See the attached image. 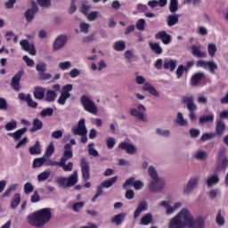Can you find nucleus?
Returning <instances> with one entry per match:
<instances>
[{
    "label": "nucleus",
    "instance_id": "obj_44",
    "mask_svg": "<svg viewBox=\"0 0 228 228\" xmlns=\"http://www.w3.org/2000/svg\"><path fill=\"white\" fill-rule=\"evenodd\" d=\"M50 176L51 171H44L37 175V181L39 183H43V181H47V179H49Z\"/></svg>",
    "mask_w": 228,
    "mask_h": 228
},
{
    "label": "nucleus",
    "instance_id": "obj_20",
    "mask_svg": "<svg viewBox=\"0 0 228 228\" xmlns=\"http://www.w3.org/2000/svg\"><path fill=\"white\" fill-rule=\"evenodd\" d=\"M21 77H22V71H20L12 79V86L16 92H19V90H20Z\"/></svg>",
    "mask_w": 228,
    "mask_h": 228
},
{
    "label": "nucleus",
    "instance_id": "obj_59",
    "mask_svg": "<svg viewBox=\"0 0 228 228\" xmlns=\"http://www.w3.org/2000/svg\"><path fill=\"white\" fill-rule=\"evenodd\" d=\"M194 158L200 160L206 159V158H208V153L206 151H199L195 153Z\"/></svg>",
    "mask_w": 228,
    "mask_h": 228
},
{
    "label": "nucleus",
    "instance_id": "obj_58",
    "mask_svg": "<svg viewBox=\"0 0 228 228\" xmlns=\"http://www.w3.org/2000/svg\"><path fill=\"white\" fill-rule=\"evenodd\" d=\"M156 133L157 134H159V136H164L166 138H167V136H170V130L157 128Z\"/></svg>",
    "mask_w": 228,
    "mask_h": 228
},
{
    "label": "nucleus",
    "instance_id": "obj_27",
    "mask_svg": "<svg viewBox=\"0 0 228 228\" xmlns=\"http://www.w3.org/2000/svg\"><path fill=\"white\" fill-rule=\"evenodd\" d=\"M47 162V159L45 157L37 158L33 160L32 167L33 168H40V167H44Z\"/></svg>",
    "mask_w": 228,
    "mask_h": 228
},
{
    "label": "nucleus",
    "instance_id": "obj_36",
    "mask_svg": "<svg viewBox=\"0 0 228 228\" xmlns=\"http://www.w3.org/2000/svg\"><path fill=\"white\" fill-rule=\"evenodd\" d=\"M216 51H218V48L216 47V45H215V43H210L208 45V56H210L211 58L215 57V55L216 54Z\"/></svg>",
    "mask_w": 228,
    "mask_h": 228
},
{
    "label": "nucleus",
    "instance_id": "obj_45",
    "mask_svg": "<svg viewBox=\"0 0 228 228\" xmlns=\"http://www.w3.org/2000/svg\"><path fill=\"white\" fill-rule=\"evenodd\" d=\"M19 204H20V194L16 193V194H14L12 200L11 202V208L12 209H15V208H17V206H19Z\"/></svg>",
    "mask_w": 228,
    "mask_h": 228
},
{
    "label": "nucleus",
    "instance_id": "obj_39",
    "mask_svg": "<svg viewBox=\"0 0 228 228\" xmlns=\"http://www.w3.org/2000/svg\"><path fill=\"white\" fill-rule=\"evenodd\" d=\"M73 88L74 87H73L72 84L65 85L61 87V94H62L63 95H68L69 97H70V93L72 92Z\"/></svg>",
    "mask_w": 228,
    "mask_h": 228
},
{
    "label": "nucleus",
    "instance_id": "obj_23",
    "mask_svg": "<svg viewBox=\"0 0 228 228\" xmlns=\"http://www.w3.org/2000/svg\"><path fill=\"white\" fill-rule=\"evenodd\" d=\"M206 183L208 188H211V186H216V184L220 183V176H218V175H212L207 178Z\"/></svg>",
    "mask_w": 228,
    "mask_h": 228
},
{
    "label": "nucleus",
    "instance_id": "obj_17",
    "mask_svg": "<svg viewBox=\"0 0 228 228\" xmlns=\"http://www.w3.org/2000/svg\"><path fill=\"white\" fill-rule=\"evenodd\" d=\"M182 102L186 104L190 112L197 111V104L193 102V96H183Z\"/></svg>",
    "mask_w": 228,
    "mask_h": 228
},
{
    "label": "nucleus",
    "instance_id": "obj_2",
    "mask_svg": "<svg viewBox=\"0 0 228 228\" xmlns=\"http://www.w3.org/2000/svg\"><path fill=\"white\" fill-rule=\"evenodd\" d=\"M52 217L51 208H42L28 215L27 220L29 225L33 227H44L45 224L51 222Z\"/></svg>",
    "mask_w": 228,
    "mask_h": 228
},
{
    "label": "nucleus",
    "instance_id": "obj_40",
    "mask_svg": "<svg viewBox=\"0 0 228 228\" xmlns=\"http://www.w3.org/2000/svg\"><path fill=\"white\" fill-rule=\"evenodd\" d=\"M59 167H61L64 172H72V168H74V163L69 162L68 164H65V162L60 161Z\"/></svg>",
    "mask_w": 228,
    "mask_h": 228
},
{
    "label": "nucleus",
    "instance_id": "obj_29",
    "mask_svg": "<svg viewBox=\"0 0 228 228\" xmlns=\"http://www.w3.org/2000/svg\"><path fill=\"white\" fill-rule=\"evenodd\" d=\"M37 12H38V7H34L32 9H28L26 12H25V17L28 20V22H31V20H33L35 14L37 13Z\"/></svg>",
    "mask_w": 228,
    "mask_h": 228
},
{
    "label": "nucleus",
    "instance_id": "obj_21",
    "mask_svg": "<svg viewBox=\"0 0 228 228\" xmlns=\"http://www.w3.org/2000/svg\"><path fill=\"white\" fill-rule=\"evenodd\" d=\"M163 67L167 70H171V72H174V70H175V67H177V60L166 59L164 61Z\"/></svg>",
    "mask_w": 228,
    "mask_h": 228
},
{
    "label": "nucleus",
    "instance_id": "obj_7",
    "mask_svg": "<svg viewBox=\"0 0 228 228\" xmlns=\"http://www.w3.org/2000/svg\"><path fill=\"white\" fill-rule=\"evenodd\" d=\"M147 111V109L143 104L137 105V109H131L130 113L133 117H135L138 120H141L142 122H149V118L145 115V112Z\"/></svg>",
    "mask_w": 228,
    "mask_h": 228
},
{
    "label": "nucleus",
    "instance_id": "obj_54",
    "mask_svg": "<svg viewBox=\"0 0 228 228\" xmlns=\"http://www.w3.org/2000/svg\"><path fill=\"white\" fill-rule=\"evenodd\" d=\"M135 28L138 31H143V29H145V20L139 19L135 23Z\"/></svg>",
    "mask_w": 228,
    "mask_h": 228
},
{
    "label": "nucleus",
    "instance_id": "obj_35",
    "mask_svg": "<svg viewBox=\"0 0 228 228\" xmlns=\"http://www.w3.org/2000/svg\"><path fill=\"white\" fill-rule=\"evenodd\" d=\"M118 177L113 176L112 178H110L109 180H106L103 183H102L101 186L102 188H111V186H113V184H115V183L118 181Z\"/></svg>",
    "mask_w": 228,
    "mask_h": 228
},
{
    "label": "nucleus",
    "instance_id": "obj_37",
    "mask_svg": "<svg viewBox=\"0 0 228 228\" xmlns=\"http://www.w3.org/2000/svg\"><path fill=\"white\" fill-rule=\"evenodd\" d=\"M124 218H126V213H120V214L116 215L111 219V222H113L117 225H120L122 224V222L124 221Z\"/></svg>",
    "mask_w": 228,
    "mask_h": 228
},
{
    "label": "nucleus",
    "instance_id": "obj_26",
    "mask_svg": "<svg viewBox=\"0 0 228 228\" xmlns=\"http://www.w3.org/2000/svg\"><path fill=\"white\" fill-rule=\"evenodd\" d=\"M28 151H29V154H31V156H37L38 154H42V149H40V142L37 141L35 145L28 149Z\"/></svg>",
    "mask_w": 228,
    "mask_h": 228
},
{
    "label": "nucleus",
    "instance_id": "obj_5",
    "mask_svg": "<svg viewBox=\"0 0 228 228\" xmlns=\"http://www.w3.org/2000/svg\"><path fill=\"white\" fill-rule=\"evenodd\" d=\"M135 83L136 85H143L142 90L143 92H148L150 95L153 97H159V92L151 84L150 82H145V78L143 76L137 75L135 77Z\"/></svg>",
    "mask_w": 228,
    "mask_h": 228
},
{
    "label": "nucleus",
    "instance_id": "obj_13",
    "mask_svg": "<svg viewBox=\"0 0 228 228\" xmlns=\"http://www.w3.org/2000/svg\"><path fill=\"white\" fill-rule=\"evenodd\" d=\"M67 44V36L60 35L58 36L53 45V51H60V49H63L65 45Z\"/></svg>",
    "mask_w": 228,
    "mask_h": 228
},
{
    "label": "nucleus",
    "instance_id": "obj_47",
    "mask_svg": "<svg viewBox=\"0 0 228 228\" xmlns=\"http://www.w3.org/2000/svg\"><path fill=\"white\" fill-rule=\"evenodd\" d=\"M225 131V124L222 121H218L216 127V134H224Z\"/></svg>",
    "mask_w": 228,
    "mask_h": 228
},
{
    "label": "nucleus",
    "instance_id": "obj_50",
    "mask_svg": "<svg viewBox=\"0 0 228 228\" xmlns=\"http://www.w3.org/2000/svg\"><path fill=\"white\" fill-rule=\"evenodd\" d=\"M216 222L217 225H224L225 224V219L224 218V214L222 213V210H218Z\"/></svg>",
    "mask_w": 228,
    "mask_h": 228
},
{
    "label": "nucleus",
    "instance_id": "obj_16",
    "mask_svg": "<svg viewBox=\"0 0 228 228\" xmlns=\"http://www.w3.org/2000/svg\"><path fill=\"white\" fill-rule=\"evenodd\" d=\"M155 38L161 40L164 45H168L172 42V36L167 33L165 30H161L155 35Z\"/></svg>",
    "mask_w": 228,
    "mask_h": 228
},
{
    "label": "nucleus",
    "instance_id": "obj_51",
    "mask_svg": "<svg viewBox=\"0 0 228 228\" xmlns=\"http://www.w3.org/2000/svg\"><path fill=\"white\" fill-rule=\"evenodd\" d=\"M70 67H72V62L69 61L59 62V69H61V70H69Z\"/></svg>",
    "mask_w": 228,
    "mask_h": 228
},
{
    "label": "nucleus",
    "instance_id": "obj_18",
    "mask_svg": "<svg viewBox=\"0 0 228 228\" xmlns=\"http://www.w3.org/2000/svg\"><path fill=\"white\" fill-rule=\"evenodd\" d=\"M72 158V145L71 144H66L64 146V152L60 161H62V163H67L69 159H71Z\"/></svg>",
    "mask_w": 228,
    "mask_h": 228
},
{
    "label": "nucleus",
    "instance_id": "obj_62",
    "mask_svg": "<svg viewBox=\"0 0 228 228\" xmlns=\"http://www.w3.org/2000/svg\"><path fill=\"white\" fill-rule=\"evenodd\" d=\"M106 143H107L108 149H113V147H115V143H117V142L115 141V138H113V137H107Z\"/></svg>",
    "mask_w": 228,
    "mask_h": 228
},
{
    "label": "nucleus",
    "instance_id": "obj_53",
    "mask_svg": "<svg viewBox=\"0 0 228 228\" xmlns=\"http://www.w3.org/2000/svg\"><path fill=\"white\" fill-rule=\"evenodd\" d=\"M23 190L26 195H28L29 193H33V190H35V187L31 183H26L23 186Z\"/></svg>",
    "mask_w": 228,
    "mask_h": 228
},
{
    "label": "nucleus",
    "instance_id": "obj_19",
    "mask_svg": "<svg viewBox=\"0 0 228 228\" xmlns=\"http://www.w3.org/2000/svg\"><path fill=\"white\" fill-rule=\"evenodd\" d=\"M81 171L84 181H88L90 179V167L85 159L81 160Z\"/></svg>",
    "mask_w": 228,
    "mask_h": 228
},
{
    "label": "nucleus",
    "instance_id": "obj_14",
    "mask_svg": "<svg viewBox=\"0 0 228 228\" xmlns=\"http://www.w3.org/2000/svg\"><path fill=\"white\" fill-rule=\"evenodd\" d=\"M191 51L194 58H206V56H208V53H206V52L203 51L202 46H200V45H192L191 46Z\"/></svg>",
    "mask_w": 228,
    "mask_h": 228
},
{
    "label": "nucleus",
    "instance_id": "obj_9",
    "mask_svg": "<svg viewBox=\"0 0 228 228\" xmlns=\"http://www.w3.org/2000/svg\"><path fill=\"white\" fill-rule=\"evenodd\" d=\"M118 149H121V151H126V154L131 155H134L136 152H138V148H136L133 142H129L127 141L121 142L118 144Z\"/></svg>",
    "mask_w": 228,
    "mask_h": 228
},
{
    "label": "nucleus",
    "instance_id": "obj_64",
    "mask_svg": "<svg viewBox=\"0 0 228 228\" xmlns=\"http://www.w3.org/2000/svg\"><path fill=\"white\" fill-rule=\"evenodd\" d=\"M88 29H90V24L86 22L80 23V31H82V33H88Z\"/></svg>",
    "mask_w": 228,
    "mask_h": 228
},
{
    "label": "nucleus",
    "instance_id": "obj_41",
    "mask_svg": "<svg viewBox=\"0 0 228 228\" xmlns=\"http://www.w3.org/2000/svg\"><path fill=\"white\" fill-rule=\"evenodd\" d=\"M53 154H54V143L50 142L48 147L46 148L44 157L47 159V158H51Z\"/></svg>",
    "mask_w": 228,
    "mask_h": 228
},
{
    "label": "nucleus",
    "instance_id": "obj_46",
    "mask_svg": "<svg viewBox=\"0 0 228 228\" xmlns=\"http://www.w3.org/2000/svg\"><path fill=\"white\" fill-rule=\"evenodd\" d=\"M113 49L115 51H124L126 49V42L124 41H117L113 44Z\"/></svg>",
    "mask_w": 228,
    "mask_h": 228
},
{
    "label": "nucleus",
    "instance_id": "obj_52",
    "mask_svg": "<svg viewBox=\"0 0 228 228\" xmlns=\"http://www.w3.org/2000/svg\"><path fill=\"white\" fill-rule=\"evenodd\" d=\"M178 4H179V3L177 2V0H170L169 11L171 12V13H175V12H177Z\"/></svg>",
    "mask_w": 228,
    "mask_h": 228
},
{
    "label": "nucleus",
    "instance_id": "obj_25",
    "mask_svg": "<svg viewBox=\"0 0 228 228\" xmlns=\"http://www.w3.org/2000/svg\"><path fill=\"white\" fill-rule=\"evenodd\" d=\"M27 131H28V128L23 127L21 129H18L13 133H9L8 136H12V138H13V140L17 142V140L20 139L22 137V134H24Z\"/></svg>",
    "mask_w": 228,
    "mask_h": 228
},
{
    "label": "nucleus",
    "instance_id": "obj_28",
    "mask_svg": "<svg viewBox=\"0 0 228 228\" xmlns=\"http://www.w3.org/2000/svg\"><path fill=\"white\" fill-rule=\"evenodd\" d=\"M175 122L182 127H186V126H188V119L184 118V116H183V113L181 112H177Z\"/></svg>",
    "mask_w": 228,
    "mask_h": 228
},
{
    "label": "nucleus",
    "instance_id": "obj_34",
    "mask_svg": "<svg viewBox=\"0 0 228 228\" xmlns=\"http://www.w3.org/2000/svg\"><path fill=\"white\" fill-rule=\"evenodd\" d=\"M56 97H58L56 92L49 89L46 92L45 101H47V102H54V101H56Z\"/></svg>",
    "mask_w": 228,
    "mask_h": 228
},
{
    "label": "nucleus",
    "instance_id": "obj_32",
    "mask_svg": "<svg viewBox=\"0 0 228 228\" xmlns=\"http://www.w3.org/2000/svg\"><path fill=\"white\" fill-rule=\"evenodd\" d=\"M45 96V89L42 87H36L34 90V97L42 100Z\"/></svg>",
    "mask_w": 228,
    "mask_h": 228
},
{
    "label": "nucleus",
    "instance_id": "obj_6",
    "mask_svg": "<svg viewBox=\"0 0 228 228\" xmlns=\"http://www.w3.org/2000/svg\"><path fill=\"white\" fill-rule=\"evenodd\" d=\"M77 171H74L73 174L67 177H59L57 178V183L61 188H70V186H74L77 184Z\"/></svg>",
    "mask_w": 228,
    "mask_h": 228
},
{
    "label": "nucleus",
    "instance_id": "obj_42",
    "mask_svg": "<svg viewBox=\"0 0 228 228\" xmlns=\"http://www.w3.org/2000/svg\"><path fill=\"white\" fill-rule=\"evenodd\" d=\"M87 20H89V22H94V20H95V19H97V17H101V12H97V11H93L91 12H88L86 15Z\"/></svg>",
    "mask_w": 228,
    "mask_h": 228
},
{
    "label": "nucleus",
    "instance_id": "obj_12",
    "mask_svg": "<svg viewBox=\"0 0 228 228\" xmlns=\"http://www.w3.org/2000/svg\"><path fill=\"white\" fill-rule=\"evenodd\" d=\"M72 133L73 134H78L79 136H84V134L88 133V130H86V126H85V118L80 119L77 126L72 127Z\"/></svg>",
    "mask_w": 228,
    "mask_h": 228
},
{
    "label": "nucleus",
    "instance_id": "obj_8",
    "mask_svg": "<svg viewBox=\"0 0 228 228\" xmlns=\"http://www.w3.org/2000/svg\"><path fill=\"white\" fill-rule=\"evenodd\" d=\"M196 66L197 67H201L202 69H209V71L212 74H215V70H216V69H218V65L216 64V62L213 61H204V60H200L196 62Z\"/></svg>",
    "mask_w": 228,
    "mask_h": 228
},
{
    "label": "nucleus",
    "instance_id": "obj_10",
    "mask_svg": "<svg viewBox=\"0 0 228 228\" xmlns=\"http://www.w3.org/2000/svg\"><path fill=\"white\" fill-rule=\"evenodd\" d=\"M199 185V177L194 176L189 179L187 184L183 187L184 195H190L191 191Z\"/></svg>",
    "mask_w": 228,
    "mask_h": 228
},
{
    "label": "nucleus",
    "instance_id": "obj_24",
    "mask_svg": "<svg viewBox=\"0 0 228 228\" xmlns=\"http://www.w3.org/2000/svg\"><path fill=\"white\" fill-rule=\"evenodd\" d=\"M204 79V72H198L191 77V86H197L200 81Z\"/></svg>",
    "mask_w": 228,
    "mask_h": 228
},
{
    "label": "nucleus",
    "instance_id": "obj_15",
    "mask_svg": "<svg viewBox=\"0 0 228 228\" xmlns=\"http://www.w3.org/2000/svg\"><path fill=\"white\" fill-rule=\"evenodd\" d=\"M20 45H21L23 51H26L27 53H28V54H31V56H35L37 54L35 45L33 44H29V41L26 39L21 40L20 41Z\"/></svg>",
    "mask_w": 228,
    "mask_h": 228
},
{
    "label": "nucleus",
    "instance_id": "obj_22",
    "mask_svg": "<svg viewBox=\"0 0 228 228\" xmlns=\"http://www.w3.org/2000/svg\"><path fill=\"white\" fill-rule=\"evenodd\" d=\"M147 201H142L141 203H139V205L137 206L134 213V218L136 219L138 218V216H140V215H142V211H147Z\"/></svg>",
    "mask_w": 228,
    "mask_h": 228
},
{
    "label": "nucleus",
    "instance_id": "obj_55",
    "mask_svg": "<svg viewBox=\"0 0 228 228\" xmlns=\"http://www.w3.org/2000/svg\"><path fill=\"white\" fill-rule=\"evenodd\" d=\"M215 119V116L213 114H209L208 116H203L200 118V124H204L206 122H213Z\"/></svg>",
    "mask_w": 228,
    "mask_h": 228
},
{
    "label": "nucleus",
    "instance_id": "obj_48",
    "mask_svg": "<svg viewBox=\"0 0 228 228\" xmlns=\"http://www.w3.org/2000/svg\"><path fill=\"white\" fill-rule=\"evenodd\" d=\"M151 222H152V215L151 214H146L141 219L142 225H149Z\"/></svg>",
    "mask_w": 228,
    "mask_h": 228
},
{
    "label": "nucleus",
    "instance_id": "obj_4",
    "mask_svg": "<svg viewBox=\"0 0 228 228\" xmlns=\"http://www.w3.org/2000/svg\"><path fill=\"white\" fill-rule=\"evenodd\" d=\"M80 103L83 106L85 111H87V113H91L92 115H97L99 113V108H97V104H95V102L93 101L92 98L88 95H82L80 97Z\"/></svg>",
    "mask_w": 228,
    "mask_h": 228
},
{
    "label": "nucleus",
    "instance_id": "obj_60",
    "mask_svg": "<svg viewBox=\"0 0 228 228\" xmlns=\"http://www.w3.org/2000/svg\"><path fill=\"white\" fill-rule=\"evenodd\" d=\"M26 102H27L28 106H29V108H37L38 106V103H37L31 98V94H28Z\"/></svg>",
    "mask_w": 228,
    "mask_h": 228
},
{
    "label": "nucleus",
    "instance_id": "obj_11",
    "mask_svg": "<svg viewBox=\"0 0 228 228\" xmlns=\"http://www.w3.org/2000/svg\"><path fill=\"white\" fill-rule=\"evenodd\" d=\"M159 206H162V208H165L166 209V214L167 215H172L173 213H175L183 206V203L181 202H176L175 205L172 207L170 206V203H168L166 200H163L159 204Z\"/></svg>",
    "mask_w": 228,
    "mask_h": 228
},
{
    "label": "nucleus",
    "instance_id": "obj_61",
    "mask_svg": "<svg viewBox=\"0 0 228 228\" xmlns=\"http://www.w3.org/2000/svg\"><path fill=\"white\" fill-rule=\"evenodd\" d=\"M184 70H186V69L184 68L183 65L178 66L175 71L177 79H181V77H183V74L184 73Z\"/></svg>",
    "mask_w": 228,
    "mask_h": 228
},
{
    "label": "nucleus",
    "instance_id": "obj_31",
    "mask_svg": "<svg viewBox=\"0 0 228 228\" xmlns=\"http://www.w3.org/2000/svg\"><path fill=\"white\" fill-rule=\"evenodd\" d=\"M167 26H169V27L175 26V24H177V22H179L178 14H172V15L167 16Z\"/></svg>",
    "mask_w": 228,
    "mask_h": 228
},
{
    "label": "nucleus",
    "instance_id": "obj_63",
    "mask_svg": "<svg viewBox=\"0 0 228 228\" xmlns=\"http://www.w3.org/2000/svg\"><path fill=\"white\" fill-rule=\"evenodd\" d=\"M208 196L210 199H216V197H220V190L218 189L211 190L208 192Z\"/></svg>",
    "mask_w": 228,
    "mask_h": 228
},
{
    "label": "nucleus",
    "instance_id": "obj_33",
    "mask_svg": "<svg viewBox=\"0 0 228 228\" xmlns=\"http://www.w3.org/2000/svg\"><path fill=\"white\" fill-rule=\"evenodd\" d=\"M19 190V183L11 184L6 191L4 192V197H10L13 191H17Z\"/></svg>",
    "mask_w": 228,
    "mask_h": 228
},
{
    "label": "nucleus",
    "instance_id": "obj_30",
    "mask_svg": "<svg viewBox=\"0 0 228 228\" xmlns=\"http://www.w3.org/2000/svg\"><path fill=\"white\" fill-rule=\"evenodd\" d=\"M32 124H33V127L30 129L31 133H36V131H40V129L44 127V123L42 122V120L38 118H35Z\"/></svg>",
    "mask_w": 228,
    "mask_h": 228
},
{
    "label": "nucleus",
    "instance_id": "obj_43",
    "mask_svg": "<svg viewBox=\"0 0 228 228\" xmlns=\"http://www.w3.org/2000/svg\"><path fill=\"white\" fill-rule=\"evenodd\" d=\"M5 131H13L17 129V121L15 119H12L9 122H7L4 126Z\"/></svg>",
    "mask_w": 228,
    "mask_h": 228
},
{
    "label": "nucleus",
    "instance_id": "obj_56",
    "mask_svg": "<svg viewBox=\"0 0 228 228\" xmlns=\"http://www.w3.org/2000/svg\"><path fill=\"white\" fill-rule=\"evenodd\" d=\"M53 113H54V110L51 108H46L41 111L40 115L41 117L45 118V117H52Z\"/></svg>",
    "mask_w": 228,
    "mask_h": 228
},
{
    "label": "nucleus",
    "instance_id": "obj_38",
    "mask_svg": "<svg viewBox=\"0 0 228 228\" xmlns=\"http://www.w3.org/2000/svg\"><path fill=\"white\" fill-rule=\"evenodd\" d=\"M149 45L155 54H161L163 53V49L159 43H150Z\"/></svg>",
    "mask_w": 228,
    "mask_h": 228
},
{
    "label": "nucleus",
    "instance_id": "obj_1",
    "mask_svg": "<svg viewBox=\"0 0 228 228\" xmlns=\"http://www.w3.org/2000/svg\"><path fill=\"white\" fill-rule=\"evenodd\" d=\"M169 228H204V223L193 220V216L188 208L182 210L170 219L168 224Z\"/></svg>",
    "mask_w": 228,
    "mask_h": 228
},
{
    "label": "nucleus",
    "instance_id": "obj_3",
    "mask_svg": "<svg viewBox=\"0 0 228 228\" xmlns=\"http://www.w3.org/2000/svg\"><path fill=\"white\" fill-rule=\"evenodd\" d=\"M148 175L152 180L149 183V190L151 191H161L165 188V181L158 175V171L153 166H150L148 168Z\"/></svg>",
    "mask_w": 228,
    "mask_h": 228
},
{
    "label": "nucleus",
    "instance_id": "obj_49",
    "mask_svg": "<svg viewBox=\"0 0 228 228\" xmlns=\"http://www.w3.org/2000/svg\"><path fill=\"white\" fill-rule=\"evenodd\" d=\"M36 70L39 74H42V72H45L47 70V64L45 62H39L36 65Z\"/></svg>",
    "mask_w": 228,
    "mask_h": 228
},
{
    "label": "nucleus",
    "instance_id": "obj_57",
    "mask_svg": "<svg viewBox=\"0 0 228 228\" xmlns=\"http://www.w3.org/2000/svg\"><path fill=\"white\" fill-rule=\"evenodd\" d=\"M70 96H68L67 94H63L61 93L57 102L58 104H61V106H64L65 102H67V99H69Z\"/></svg>",
    "mask_w": 228,
    "mask_h": 228
}]
</instances>
